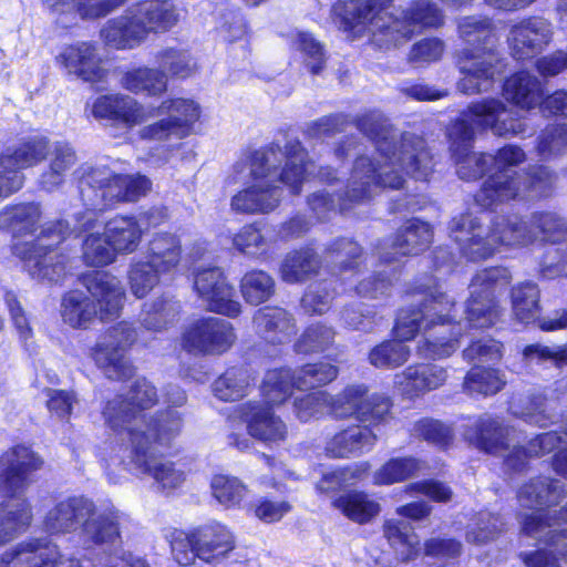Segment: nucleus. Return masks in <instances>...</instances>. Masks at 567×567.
I'll return each instance as SVG.
<instances>
[{
    "instance_id": "obj_1",
    "label": "nucleus",
    "mask_w": 567,
    "mask_h": 567,
    "mask_svg": "<svg viewBox=\"0 0 567 567\" xmlns=\"http://www.w3.org/2000/svg\"><path fill=\"white\" fill-rule=\"evenodd\" d=\"M508 281L506 269L491 268L476 274L470 285V298L464 310L465 319H457L454 299L437 288H425L421 296V308L402 309L394 327L395 337L411 340L421 331L440 328L437 336H430L417 346L423 358L441 359L458 348V339L467 328H488L499 318L501 310L493 296V286Z\"/></svg>"
},
{
    "instance_id": "obj_2",
    "label": "nucleus",
    "mask_w": 567,
    "mask_h": 567,
    "mask_svg": "<svg viewBox=\"0 0 567 567\" xmlns=\"http://www.w3.org/2000/svg\"><path fill=\"white\" fill-rule=\"evenodd\" d=\"M358 128L374 141L377 156L357 158L346 198L339 204L341 210L370 198L378 187L400 188L403 173L420 181H426L432 173L433 159L423 138L403 134L398 140L381 113L365 114L359 118Z\"/></svg>"
},
{
    "instance_id": "obj_3",
    "label": "nucleus",
    "mask_w": 567,
    "mask_h": 567,
    "mask_svg": "<svg viewBox=\"0 0 567 567\" xmlns=\"http://www.w3.org/2000/svg\"><path fill=\"white\" fill-rule=\"evenodd\" d=\"M480 130H489L498 136H516L526 132V124L499 99L486 97L471 103L463 117L449 130L451 152L460 178L476 179L489 167L496 169L491 177L519 176L509 174L512 168L526 161V154L519 146L506 145L495 155L471 152L475 132Z\"/></svg>"
},
{
    "instance_id": "obj_4",
    "label": "nucleus",
    "mask_w": 567,
    "mask_h": 567,
    "mask_svg": "<svg viewBox=\"0 0 567 567\" xmlns=\"http://www.w3.org/2000/svg\"><path fill=\"white\" fill-rule=\"evenodd\" d=\"M306 157L300 143L293 142L287 145L285 152L270 146L238 161L227 182L246 187L231 197V209L246 214H267L274 210L281 198V189L276 185L278 179L291 193H299L300 185L315 168L312 163L306 162Z\"/></svg>"
},
{
    "instance_id": "obj_5",
    "label": "nucleus",
    "mask_w": 567,
    "mask_h": 567,
    "mask_svg": "<svg viewBox=\"0 0 567 567\" xmlns=\"http://www.w3.org/2000/svg\"><path fill=\"white\" fill-rule=\"evenodd\" d=\"M451 237L468 258L484 259L501 246H527L537 240L559 244L567 237V219L556 212H534L525 220L517 216L496 217L489 225L482 217L461 215L451 221Z\"/></svg>"
},
{
    "instance_id": "obj_6",
    "label": "nucleus",
    "mask_w": 567,
    "mask_h": 567,
    "mask_svg": "<svg viewBox=\"0 0 567 567\" xmlns=\"http://www.w3.org/2000/svg\"><path fill=\"white\" fill-rule=\"evenodd\" d=\"M97 215L94 210H86L76 218L74 228L69 223L55 220L45 223L39 235L31 241L18 243L13 252L23 261L28 272L38 280L59 281L65 276V258L58 254L53 247L61 244L76 229L89 233L82 244V259L85 265L104 267L116 260L117 254L113 249L105 231L94 230Z\"/></svg>"
},
{
    "instance_id": "obj_7",
    "label": "nucleus",
    "mask_w": 567,
    "mask_h": 567,
    "mask_svg": "<svg viewBox=\"0 0 567 567\" xmlns=\"http://www.w3.org/2000/svg\"><path fill=\"white\" fill-rule=\"evenodd\" d=\"M354 12H348L341 2L336 7V14L341 18L344 32L353 38L368 35L370 41L380 49H390L405 43L413 34L415 27H439L443 23V14L427 0H419L411 8L393 17L378 1L374 6L352 4Z\"/></svg>"
},
{
    "instance_id": "obj_8",
    "label": "nucleus",
    "mask_w": 567,
    "mask_h": 567,
    "mask_svg": "<svg viewBox=\"0 0 567 567\" xmlns=\"http://www.w3.org/2000/svg\"><path fill=\"white\" fill-rule=\"evenodd\" d=\"M458 32L467 47L457 53L462 74L457 87L465 94L486 92L502 71L492 22L485 18L466 17L460 21Z\"/></svg>"
},
{
    "instance_id": "obj_9",
    "label": "nucleus",
    "mask_w": 567,
    "mask_h": 567,
    "mask_svg": "<svg viewBox=\"0 0 567 567\" xmlns=\"http://www.w3.org/2000/svg\"><path fill=\"white\" fill-rule=\"evenodd\" d=\"M41 465V458L23 445L16 446L0 456V488L10 497V501L0 507V546L12 540L30 525V506L18 496L28 485V474Z\"/></svg>"
},
{
    "instance_id": "obj_10",
    "label": "nucleus",
    "mask_w": 567,
    "mask_h": 567,
    "mask_svg": "<svg viewBox=\"0 0 567 567\" xmlns=\"http://www.w3.org/2000/svg\"><path fill=\"white\" fill-rule=\"evenodd\" d=\"M513 433V430L503 427L496 420L485 416L476 422L474 430L466 431L465 437L480 450L504 455L506 464L514 470L523 467L527 458L549 453L557 444L564 443L566 446L555 455L554 468L567 476V432L564 439L557 432L543 433L532 440L527 449L513 445L509 451V436Z\"/></svg>"
},
{
    "instance_id": "obj_11",
    "label": "nucleus",
    "mask_w": 567,
    "mask_h": 567,
    "mask_svg": "<svg viewBox=\"0 0 567 567\" xmlns=\"http://www.w3.org/2000/svg\"><path fill=\"white\" fill-rule=\"evenodd\" d=\"M179 10L172 0H142L131 6L124 14L109 20L101 35L115 49H133L151 33H165L177 25Z\"/></svg>"
},
{
    "instance_id": "obj_12",
    "label": "nucleus",
    "mask_w": 567,
    "mask_h": 567,
    "mask_svg": "<svg viewBox=\"0 0 567 567\" xmlns=\"http://www.w3.org/2000/svg\"><path fill=\"white\" fill-rule=\"evenodd\" d=\"M166 421L167 426L156 433L143 422L133 423L128 429L127 445L136 467L150 475L158 488L173 491L184 484L187 474L182 464L154 458V454L168 446L181 431L179 416L171 415Z\"/></svg>"
},
{
    "instance_id": "obj_13",
    "label": "nucleus",
    "mask_w": 567,
    "mask_h": 567,
    "mask_svg": "<svg viewBox=\"0 0 567 567\" xmlns=\"http://www.w3.org/2000/svg\"><path fill=\"white\" fill-rule=\"evenodd\" d=\"M83 282L94 301L80 290L65 293L60 310L64 322L74 328H85L97 315L101 320L118 317L125 300L118 278L110 272H93L85 276Z\"/></svg>"
},
{
    "instance_id": "obj_14",
    "label": "nucleus",
    "mask_w": 567,
    "mask_h": 567,
    "mask_svg": "<svg viewBox=\"0 0 567 567\" xmlns=\"http://www.w3.org/2000/svg\"><path fill=\"white\" fill-rule=\"evenodd\" d=\"M556 183V175L546 166L530 167L522 176L497 175L488 177L475 195L476 203L493 208L509 200L548 197Z\"/></svg>"
},
{
    "instance_id": "obj_15",
    "label": "nucleus",
    "mask_w": 567,
    "mask_h": 567,
    "mask_svg": "<svg viewBox=\"0 0 567 567\" xmlns=\"http://www.w3.org/2000/svg\"><path fill=\"white\" fill-rule=\"evenodd\" d=\"M235 547L234 534L220 523L199 526L190 532L174 530L171 534L173 557L183 566L194 564L196 558L208 564L220 563Z\"/></svg>"
},
{
    "instance_id": "obj_16",
    "label": "nucleus",
    "mask_w": 567,
    "mask_h": 567,
    "mask_svg": "<svg viewBox=\"0 0 567 567\" xmlns=\"http://www.w3.org/2000/svg\"><path fill=\"white\" fill-rule=\"evenodd\" d=\"M156 401L155 388L144 379L138 380L125 396L118 395L106 403L103 410L105 423L114 432L125 434L127 442L128 429L133 423L143 422L156 433L167 426L168 416H178L176 412L167 411L157 417L147 419L144 411L151 409Z\"/></svg>"
},
{
    "instance_id": "obj_17",
    "label": "nucleus",
    "mask_w": 567,
    "mask_h": 567,
    "mask_svg": "<svg viewBox=\"0 0 567 567\" xmlns=\"http://www.w3.org/2000/svg\"><path fill=\"white\" fill-rule=\"evenodd\" d=\"M84 183L90 189L82 190L83 197L87 198L94 212L102 209L101 205L135 202L141 196H145L152 186L151 181L143 175L116 174L106 167L93 168L86 175Z\"/></svg>"
},
{
    "instance_id": "obj_18",
    "label": "nucleus",
    "mask_w": 567,
    "mask_h": 567,
    "mask_svg": "<svg viewBox=\"0 0 567 567\" xmlns=\"http://www.w3.org/2000/svg\"><path fill=\"white\" fill-rule=\"evenodd\" d=\"M200 105L189 97H171L162 101L155 115H166L143 126L138 134L143 140L167 141L188 136L200 117Z\"/></svg>"
},
{
    "instance_id": "obj_19",
    "label": "nucleus",
    "mask_w": 567,
    "mask_h": 567,
    "mask_svg": "<svg viewBox=\"0 0 567 567\" xmlns=\"http://www.w3.org/2000/svg\"><path fill=\"white\" fill-rule=\"evenodd\" d=\"M550 512L539 509L527 516L523 530L533 537L545 538L548 549H538L522 555L527 567H554L559 561L567 563V527L560 528V523H548Z\"/></svg>"
},
{
    "instance_id": "obj_20",
    "label": "nucleus",
    "mask_w": 567,
    "mask_h": 567,
    "mask_svg": "<svg viewBox=\"0 0 567 567\" xmlns=\"http://www.w3.org/2000/svg\"><path fill=\"white\" fill-rule=\"evenodd\" d=\"M136 340V332L126 322L111 327L92 350L96 364L110 379L126 378L132 374V367L125 358L126 350Z\"/></svg>"
},
{
    "instance_id": "obj_21",
    "label": "nucleus",
    "mask_w": 567,
    "mask_h": 567,
    "mask_svg": "<svg viewBox=\"0 0 567 567\" xmlns=\"http://www.w3.org/2000/svg\"><path fill=\"white\" fill-rule=\"evenodd\" d=\"M390 406L388 398L369 395L364 385H350L337 396L331 395L329 414L339 419L355 416L361 422H381Z\"/></svg>"
},
{
    "instance_id": "obj_22",
    "label": "nucleus",
    "mask_w": 567,
    "mask_h": 567,
    "mask_svg": "<svg viewBox=\"0 0 567 567\" xmlns=\"http://www.w3.org/2000/svg\"><path fill=\"white\" fill-rule=\"evenodd\" d=\"M183 347L195 353L221 354L236 341V333L230 322L208 317L192 322L183 333Z\"/></svg>"
},
{
    "instance_id": "obj_23",
    "label": "nucleus",
    "mask_w": 567,
    "mask_h": 567,
    "mask_svg": "<svg viewBox=\"0 0 567 567\" xmlns=\"http://www.w3.org/2000/svg\"><path fill=\"white\" fill-rule=\"evenodd\" d=\"M0 567H80L72 556L43 539H31L16 545L0 557Z\"/></svg>"
},
{
    "instance_id": "obj_24",
    "label": "nucleus",
    "mask_w": 567,
    "mask_h": 567,
    "mask_svg": "<svg viewBox=\"0 0 567 567\" xmlns=\"http://www.w3.org/2000/svg\"><path fill=\"white\" fill-rule=\"evenodd\" d=\"M229 423L234 427L237 423H244L249 436L267 444L284 441L288 434L284 421L261 402H247L236 406L229 416Z\"/></svg>"
},
{
    "instance_id": "obj_25",
    "label": "nucleus",
    "mask_w": 567,
    "mask_h": 567,
    "mask_svg": "<svg viewBox=\"0 0 567 567\" xmlns=\"http://www.w3.org/2000/svg\"><path fill=\"white\" fill-rule=\"evenodd\" d=\"M194 286L208 310L228 317H236L241 312V305L235 300V290L219 268L198 270Z\"/></svg>"
},
{
    "instance_id": "obj_26",
    "label": "nucleus",
    "mask_w": 567,
    "mask_h": 567,
    "mask_svg": "<svg viewBox=\"0 0 567 567\" xmlns=\"http://www.w3.org/2000/svg\"><path fill=\"white\" fill-rule=\"evenodd\" d=\"M91 113L96 118L113 120L131 128L154 117L155 107L144 106L132 96L115 94L97 97Z\"/></svg>"
},
{
    "instance_id": "obj_27",
    "label": "nucleus",
    "mask_w": 567,
    "mask_h": 567,
    "mask_svg": "<svg viewBox=\"0 0 567 567\" xmlns=\"http://www.w3.org/2000/svg\"><path fill=\"white\" fill-rule=\"evenodd\" d=\"M551 35L550 24L546 20L528 18L512 27L508 44L516 59H525L543 50L550 42Z\"/></svg>"
},
{
    "instance_id": "obj_28",
    "label": "nucleus",
    "mask_w": 567,
    "mask_h": 567,
    "mask_svg": "<svg viewBox=\"0 0 567 567\" xmlns=\"http://www.w3.org/2000/svg\"><path fill=\"white\" fill-rule=\"evenodd\" d=\"M58 62L70 73L86 82H97L105 76L96 49L89 42L65 47L58 55Z\"/></svg>"
},
{
    "instance_id": "obj_29",
    "label": "nucleus",
    "mask_w": 567,
    "mask_h": 567,
    "mask_svg": "<svg viewBox=\"0 0 567 567\" xmlns=\"http://www.w3.org/2000/svg\"><path fill=\"white\" fill-rule=\"evenodd\" d=\"M432 229L427 223L419 219L406 221L396 233L390 245L381 248V258L390 262L396 256L417 254L424 250L432 240Z\"/></svg>"
},
{
    "instance_id": "obj_30",
    "label": "nucleus",
    "mask_w": 567,
    "mask_h": 567,
    "mask_svg": "<svg viewBox=\"0 0 567 567\" xmlns=\"http://www.w3.org/2000/svg\"><path fill=\"white\" fill-rule=\"evenodd\" d=\"M256 332L267 342L284 344L296 334V320L291 313L280 307H264L254 316Z\"/></svg>"
},
{
    "instance_id": "obj_31",
    "label": "nucleus",
    "mask_w": 567,
    "mask_h": 567,
    "mask_svg": "<svg viewBox=\"0 0 567 567\" xmlns=\"http://www.w3.org/2000/svg\"><path fill=\"white\" fill-rule=\"evenodd\" d=\"M446 378V371L437 364L410 365L395 375L394 384L402 395L412 399L441 386Z\"/></svg>"
},
{
    "instance_id": "obj_32",
    "label": "nucleus",
    "mask_w": 567,
    "mask_h": 567,
    "mask_svg": "<svg viewBox=\"0 0 567 567\" xmlns=\"http://www.w3.org/2000/svg\"><path fill=\"white\" fill-rule=\"evenodd\" d=\"M93 514V502L85 497H70L56 504L44 518V528L52 533H69Z\"/></svg>"
},
{
    "instance_id": "obj_33",
    "label": "nucleus",
    "mask_w": 567,
    "mask_h": 567,
    "mask_svg": "<svg viewBox=\"0 0 567 567\" xmlns=\"http://www.w3.org/2000/svg\"><path fill=\"white\" fill-rule=\"evenodd\" d=\"M103 230L117 255L134 252L143 237L142 226L134 216L117 215L104 224Z\"/></svg>"
},
{
    "instance_id": "obj_34",
    "label": "nucleus",
    "mask_w": 567,
    "mask_h": 567,
    "mask_svg": "<svg viewBox=\"0 0 567 567\" xmlns=\"http://www.w3.org/2000/svg\"><path fill=\"white\" fill-rule=\"evenodd\" d=\"M377 435L369 426L353 425L336 434L327 443V453L333 457H348L370 451Z\"/></svg>"
},
{
    "instance_id": "obj_35",
    "label": "nucleus",
    "mask_w": 567,
    "mask_h": 567,
    "mask_svg": "<svg viewBox=\"0 0 567 567\" xmlns=\"http://www.w3.org/2000/svg\"><path fill=\"white\" fill-rule=\"evenodd\" d=\"M124 520V514L113 507L95 512L93 506V514L84 519L82 533L94 544L114 543Z\"/></svg>"
},
{
    "instance_id": "obj_36",
    "label": "nucleus",
    "mask_w": 567,
    "mask_h": 567,
    "mask_svg": "<svg viewBox=\"0 0 567 567\" xmlns=\"http://www.w3.org/2000/svg\"><path fill=\"white\" fill-rule=\"evenodd\" d=\"M505 99L522 110L539 106L543 97L540 81L528 72H517L509 76L503 86Z\"/></svg>"
},
{
    "instance_id": "obj_37",
    "label": "nucleus",
    "mask_w": 567,
    "mask_h": 567,
    "mask_svg": "<svg viewBox=\"0 0 567 567\" xmlns=\"http://www.w3.org/2000/svg\"><path fill=\"white\" fill-rule=\"evenodd\" d=\"M182 246L177 236L169 233H157L148 243L145 259L157 271L168 274L174 270L181 261Z\"/></svg>"
},
{
    "instance_id": "obj_38",
    "label": "nucleus",
    "mask_w": 567,
    "mask_h": 567,
    "mask_svg": "<svg viewBox=\"0 0 567 567\" xmlns=\"http://www.w3.org/2000/svg\"><path fill=\"white\" fill-rule=\"evenodd\" d=\"M126 0H51L49 9L53 14L74 16L82 19L105 17L122 6Z\"/></svg>"
},
{
    "instance_id": "obj_39",
    "label": "nucleus",
    "mask_w": 567,
    "mask_h": 567,
    "mask_svg": "<svg viewBox=\"0 0 567 567\" xmlns=\"http://www.w3.org/2000/svg\"><path fill=\"white\" fill-rule=\"evenodd\" d=\"M41 218V209L38 204L22 203L6 206L0 210V229H10L14 235L32 234Z\"/></svg>"
},
{
    "instance_id": "obj_40",
    "label": "nucleus",
    "mask_w": 567,
    "mask_h": 567,
    "mask_svg": "<svg viewBox=\"0 0 567 567\" xmlns=\"http://www.w3.org/2000/svg\"><path fill=\"white\" fill-rule=\"evenodd\" d=\"M47 152L48 142L45 138L30 140L20 144L14 150H8L3 153L0 156V167L19 172L42 161Z\"/></svg>"
},
{
    "instance_id": "obj_41",
    "label": "nucleus",
    "mask_w": 567,
    "mask_h": 567,
    "mask_svg": "<svg viewBox=\"0 0 567 567\" xmlns=\"http://www.w3.org/2000/svg\"><path fill=\"white\" fill-rule=\"evenodd\" d=\"M333 506L347 518L365 524L380 513V505L363 492H350L333 501Z\"/></svg>"
},
{
    "instance_id": "obj_42",
    "label": "nucleus",
    "mask_w": 567,
    "mask_h": 567,
    "mask_svg": "<svg viewBox=\"0 0 567 567\" xmlns=\"http://www.w3.org/2000/svg\"><path fill=\"white\" fill-rule=\"evenodd\" d=\"M383 534L401 560L408 561L419 554V538L409 524L388 519L383 525Z\"/></svg>"
},
{
    "instance_id": "obj_43",
    "label": "nucleus",
    "mask_w": 567,
    "mask_h": 567,
    "mask_svg": "<svg viewBox=\"0 0 567 567\" xmlns=\"http://www.w3.org/2000/svg\"><path fill=\"white\" fill-rule=\"evenodd\" d=\"M121 84L133 93H145L150 96L161 95L167 90V79L163 71L141 68L125 73Z\"/></svg>"
},
{
    "instance_id": "obj_44",
    "label": "nucleus",
    "mask_w": 567,
    "mask_h": 567,
    "mask_svg": "<svg viewBox=\"0 0 567 567\" xmlns=\"http://www.w3.org/2000/svg\"><path fill=\"white\" fill-rule=\"evenodd\" d=\"M240 292L245 301L252 306L269 300L275 293L274 278L264 270H250L240 280Z\"/></svg>"
},
{
    "instance_id": "obj_45",
    "label": "nucleus",
    "mask_w": 567,
    "mask_h": 567,
    "mask_svg": "<svg viewBox=\"0 0 567 567\" xmlns=\"http://www.w3.org/2000/svg\"><path fill=\"white\" fill-rule=\"evenodd\" d=\"M514 317L522 323L535 321L539 312V290L533 282H524L512 290Z\"/></svg>"
},
{
    "instance_id": "obj_46",
    "label": "nucleus",
    "mask_w": 567,
    "mask_h": 567,
    "mask_svg": "<svg viewBox=\"0 0 567 567\" xmlns=\"http://www.w3.org/2000/svg\"><path fill=\"white\" fill-rule=\"evenodd\" d=\"M251 384L249 372L243 368H230L214 382V393L223 401H236L248 393Z\"/></svg>"
},
{
    "instance_id": "obj_47",
    "label": "nucleus",
    "mask_w": 567,
    "mask_h": 567,
    "mask_svg": "<svg viewBox=\"0 0 567 567\" xmlns=\"http://www.w3.org/2000/svg\"><path fill=\"white\" fill-rule=\"evenodd\" d=\"M318 266V259L311 249L296 250L284 259L280 267L281 278L289 284L299 282L315 274Z\"/></svg>"
},
{
    "instance_id": "obj_48",
    "label": "nucleus",
    "mask_w": 567,
    "mask_h": 567,
    "mask_svg": "<svg viewBox=\"0 0 567 567\" xmlns=\"http://www.w3.org/2000/svg\"><path fill=\"white\" fill-rule=\"evenodd\" d=\"M214 498L224 507H240L248 496V486L235 476L215 475L210 482Z\"/></svg>"
},
{
    "instance_id": "obj_49",
    "label": "nucleus",
    "mask_w": 567,
    "mask_h": 567,
    "mask_svg": "<svg viewBox=\"0 0 567 567\" xmlns=\"http://www.w3.org/2000/svg\"><path fill=\"white\" fill-rule=\"evenodd\" d=\"M563 495V488L559 482L549 481L546 477L537 478L525 485L519 492V501L524 506L553 505L556 504Z\"/></svg>"
},
{
    "instance_id": "obj_50",
    "label": "nucleus",
    "mask_w": 567,
    "mask_h": 567,
    "mask_svg": "<svg viewBox=\"0 0 567 567\" xmlns=\"http://www.w3.org/2000/svg\"><path fill=\"white\" fill-rule=\"evenodd\" d=\"M76 162L75 152L68 143H56L52 151L49 171L41 177V184L48 190L53 189L63 182L66 171Z\"/></svg>"
},
{
    "instance_id": "obj_51",
    "label": "nucleus",
    "mask_w": 567,
    "mask_h": 567,
    "mask_svg": "<svg viewBox=\"0 0 567 567\" xmlns=\"http://www.w3.org/2000/svg\"><path fill=\"white\" fill-rule=\"evenodd\" d=\"M296 373L290 369L268 371L262 382L261 392L269 404H279L290 396L295 384Z\"/></svg>"
},
{
    "instance_id": "obj_52",
    "label": "nucleus",
    "mask_w": 567,
    "mask_h": 567,
    "mask_svg": "<svg viewBox=\"0 0 567 567\" xmlns=\"http://www.w3.org/2000/svg\"><path fill=\"white\" fill-rule=\"evenodd\" d=\"M422 468L416 458H392L374 473L373 480L377 485H390L416 476Z\"/></svg>"
},
{
    "instance_id": "obj_53",
    "label": "nucleus",
    "mask_w": 567,
    "mask_h": 567,
    "mask_svg": "<svg viewBox=\"0 0 567 567\" xmlns=\"http://www.w3.org/2000/svg\"><path fill=\"white\" fill-rule=\"evenodd\" d=\"M178 312V302L158 298L144 305L141 315V322L147 330L159 331L168 323L173 322Z\"/></svg>"
},
{
    "instance_id": "obj_54",
    "label": "nucleus",
    "mask_w": 567,
    "mask_h": 567,
    "mask_svg": "<svg viewBox=\"0 0 567 567\" xmlns=\"http://www.w3.org/2000/svg\"><path fill=\"white\" fill-rule=\"evenodd\" d=\"M162 275L145 258L133 261L127 275L131 292L136 298L146 297L158 285Z\"/></svg>"
},
{
    "instance_id": "obj_55",
    "label": "nucleus",
    "mask_w": 567,
    "mask_h": 567,
    "mask_svg": "<svg viewBox=\"0 0 567 567\" xmlns=\"http://www.w3.org/2000/svg\"><path fill=\"white\" fill-rule=\"evenodd\" d=\"M291 48L300 53L312 74H318L323 69L326 63L323 47L312 34L305 31L293 32L291 34Z\"/></svg>"
},
{
    "instance_id": "obj_56",
    "label": "nucleus",
    "mask_w": 567,
    "mask_h": 567,
    "mask_svg": "<svg viewBox=\"0 0 567 567\" xmlns=\"http://www.w3.org/2000/svg\"><path fill=\"white\" fill-rule=\"evenodd\" d=\"M336 332L332 327L322 322L308 326L295 343L298 353H318L326 351L334 341Z\"/></svg>"
},
{
    "instance_id": "obj_57",
    "label": "nucleus",
    "mask_w": 567,
    "mask_h": 567,
    "mask_svg": "<svg viewBox=\"0 0 567 567\" xmlns=\"http://www.w3.org/2000/svg\"><path fill=\"white\" fill-rule=\"evenodd\" d=\"M295 384L297 389L306 390L326 385L337 379L339 369L329 362H316L301 367L295 371Z\"/></svg>"
},
{
    "instance_id": "obj_58",
    "label": "nucleus",
    "mask_w": 567,
    "mask_h": 567,
    "mask_svg": "<svg viewBox=\"0 0 567 567\" xmlns=\"http://www.w3.org/2000/svg\"><path fill=\"white\" fill-rule=\"evenodd\" d=\"M504 384L498 371L476 367L466 374L463 388L468 394L491 395L497 393Z\"/></svg>"
},
{
    "instance_id": "obj_59",
    "label": "nucleus",
    "mask_w": 567,
    "mask_h": 567,
    "mask_svg": "<svg viewBox=\"0 0 567 567\" xmlns=\"http://www.w3.org/2000/svg\"><path fill=\"white\" fill-rule=\"evenodd\" d=\"M410 357V349L401 341H386L374 347L369 361L375 368L393 369L402 365Z\"/></svg>"
},
{
    "instance_id": "obj_60",
    "label": "nucleus",
    "mask_w": 567,
    "mask_h": 567,
    "mask_svg": "<svg viewBox=\"0 0 567 567\" xmlns=\"http://www.w3.org/2000/svg\"><path fill=\"white\" fill-rule=\"evenodd\" d=\"M233 244L239 251L249 256H262L270 249L267 233L254 225L243 227L234 236Z\"/></svg>"
},
{
    "instance_id": "obj_61",
    "label": "nucleus",
    "mask_w": 567,
    "mask_h": 567,
    "mask_svg": "<svg viewBox=\"0 0 567 567\" xmlns=\"http://www.w3.org/2000/svg\"><path fill=\"white\" fill-rule=\"evenodd\" d=\"M567 150V124L548 125L539 135L537 151L538 154L548 158L564 153Z\"/></svg>"
},
{
    "instance_id": "obj_62",
    "label": "nucleus",
    "mask_w": 567,
    "mask_h": 567,
    "mask_svg": "<svg viewBox=\"0 0 567 567\" xmlns=\"http://www.w3.org/2000/svg\"><path fill=\"white\" fill-rule=\"evenodd\" d=\"M330 402L331 395L326 391L305 394L295 400V413L299 420L306 422L324 412L329 413Z\"/></svg>"
},
{
    "instance_id": "obj_63",
    "label": "nucleus",
    "mask_w": 567,
    "mask_h": 567,
    "mask_svg": "<svg viewBox=\"0 0 567 567\" xmlns=\"http://www.w3.org/2000/svg\"><path fill=\"white\" fill-rule=\"evenodd\" d=\"M159 65L173 76L187 78L196 70V63L186 51L165 49L159 53Z\"/></svg>"
},
{
    "instance_id": "obj_64",
    "label": "nucleus",
    "mask_w": 567,
    "mask_h": 567,
    "mask_svg": "<svg viewBox=\"0 0 567 567\" xmlns=\"http://www.w3.org/2000/svg\"><path fill=\"white\" fill-rule=\"evenodd\" d=\"M414 434L439 446H446L452 441V430L435 420H420L414 425Z\"/></svg>"
}]
</instances>
